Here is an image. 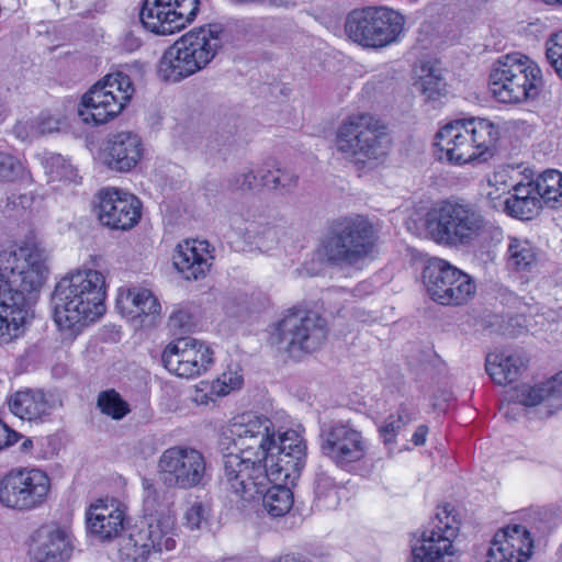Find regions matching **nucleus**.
Masks as SVG:
<instances>
[{"mask_svg": "<svg viewBox=\"0 0 562 562\" xmlns=\"http://www.w3.org/2000/svg\"><path fill=\"white\" fill-rule=\"evenodd\" d=\"M48 276L43 248H0V345L24 334L31 310L25 292H38Z\"/></svg>", "mask_w": 562, "mask_h": 562, "instance_id": "obj_1", "label": "nucleus"}, {"mask_svg": "<svg viewBox=\"0 0 562 562\" xmlns=\"http://www.w3.org/2000/svg\"><path fill=\"white\" fill-rule=\"evenodd\" d=\"M247 25L244 20L214 22L189 31L164 53L159 76L178 82L203 70L222 49L240 40Z\"/></svg>", "mask_w": 562, "mask_h": 562, "instance_id": "obj_2", "label": "nucleus"}, {"mask_svg": "<svg viewBox=\"0 0 562 562\" xmlns=\"http://www.w3.org/2000/svg\"><path fill=\"white\" fill-rule=\"evenodd\" d=\"M105 280L93 269L77 270L55 285L50 303L54 321L61 330L76 335L105 311Z\"/></svg>", "mask_w": 562, "mask_h": 562, "instance_id": "obj_3", "label": "nucleus"}, {"mask_svg": "<svg viewBox=\"0 0 562 562\" xmlns=\"http://www.w3.org/2000/svg\"><path fill=\"white\" fill-rule=\"evenodd\" d=\"M276 429L233 445L223 454L221 483L239 499L254 498L269 484V465L273 461Z\"/></svg>", "mask_w": 562, "mask_h": 562, "instance_id": "obj_4", "label": "nucleus"}, {"mask_svg": "<svg viewBox=\"0 0 562 562\" xmlns=\"http://www.w3.org/2000/svg\"><path fill=\"white\" fill-rule=\"evenodd\" d=\"M499 138V128L483 117L454 120L436 134L438 159L453 165L486 160Z\"/></svg>", "mask_w": 562, "mask_h": 562, "instance_id": "obj_5", "label": "nucleus"}, {"mask_svg": "<svg viewBox=\"0 0 562 562\" xmlns=\"http://www.w3.org/2000/svg\"><path fill=\"white\" fill-rule=\"evenodd\" d=\"M337 150L359 166L376 164L390 149L385 124L370 113H355L342 120L336 132Z\"/></svg>", "mask_w": 562, "mask_h": 562, "instance_id": "obj_6", "label": "nucleus"}, {"mask_svg": "<svg viewBox=\"0 0 562 562\" xmlns=\"http://www.w3.org/2000/svg\"><path fill=\"white\" fill-rule=\"evenodd\" d=\"M543 88L542 71L537 63L519 53L499 57L490 75L492 94L503 103L535 100Z\"/></svg>", "mask_w": 562, "mask_h": 562, "instance_id": "obj_7", "label": "nucleus"}, {"mask_svg": "<svg viewBox=\"0 0 562 562\" xmlns=\"http://www.w3.org/2000/svg\"><path fill=\"white\" fill-rule=\"evenodd\" d=\"M483 231V220L470 205L443 202L426 216V233L436 244L457 246L473 241Z\"/></svg>", "mask_w": 562, "mask_h": 562, "instance_id": "obj_8", "label": "nucleus"}, {"mask_svg": "<svg viewBox=\"0 0 562 562\" xmlns=\"http://www.w3.org/2000/svg\"><path fill=\"white\" fill-rule=\"evenodd\" d=\"M133 92L127 75L121 71L110 74L82 95L78 115L87 124H104L121 113Z\"/></svg>", "mask_w": 562, "mask_h": 562, "instance_id": "obj_9", "label": "nucleus"}, {"mask_svg": "<svg viewBox=\"0 0 562 562\" xmlns=\"http://www.w3.org/2000/svg\"><path fill=\"white\" fill-rule=\"evenodd\" d=\"M403 27V15L391 9L376 7L352 10L345 24L346 33L353 42L371 48L396 42Z\"/></svg>", "mask_w": 562, "mask_h": 562, "instance_id": "obj_10", "label": "nucleus"}, {"mask_svg": "<svg viewBox=\"0 0 562 562\" xmlns=\"http://www.w3.org/2000/svg\"><path fill=\"white\" fill-rule=\"evenodd\" d=\"M327 333L326 319L318 313L294 308L279 321L272 339L278 349L296 356L318 349Z\"/></svg>", "mask_w": 562, "mask_h": 562, "instance_id": "obj_11", "label": "nucleus"}, {"mask_svg": "<svg viewBox=\"0 0 562 562\" xmlns=\"http://www.w3.org/2000/svg\"><path fill=\"white\" fill-rule=\"evenodd\" d=\"M422 279L429 297L445 306L467 304L476 291V285L468 273L437 257L427 260Z\"/></svg>", "mask_w": 562, "mask_h": 562, "instance_id": "obj_12", "label": "nucleus"}, {"mask_svg": "<svg viewBox=\"0 0 562 562\" xmlns=\"http://www.w3.org/2000/svg\"><path fill=\"white\" fill-rule=\"evenodd\" d=\"M319 450L337 468L350 471L368 452V441L350 420H330L319 429Z\"/></svg>", "mask_w": 562, "mask_h": 562, "instance_id": "obj_13", "label": "nucleus"}, {"mask_svg": "<svg viewBox=\"0 0 562 562\" xmlns=\"http://www.w3.org/2000/svg\"><path fill=\"white\" fill-rule=\"evenodd\" d=\"M175 521L171 517L144 519L133 526L120 540L122 560L146 562L154 553L175 548Z\"/></svg>", "mask_w": 562, "mask_h": 562, "instance_id": "obj_14", "label": "nucleus"}, {"mask_svg": "<svg viewBox=\"0 0 562 562\" xmlns=\"http://www.w3.org/2000/svg\"><path fill=\"white\" fill-rule=\"evenodd\" d=\"M430 530L422 532L412 544L413 562H457L453 540L457 538L460 522L454 508L445 504L438 507Z\"/></svg>", "mask_w": 562, "mask_h": 562, "instance_id": "obj_15", "label": "nucleus"}, {"mask_svg": "<svg viewBox=\"0 0 562 562\" xmlns=\"http://www.w3.org/2000/svg\"><path fill=\"white\" fill-rule=\"evenodd\" d=\"M206 469L203 453L187 446L166 449L157 463L159 480L165 487L186 491L204 484Z\"/></svg>", "mask_w": 562, "mask_h": 562, "instance_id": "obj_16", "label": "nucleus"}, {"mask_svg": "<svg viewBox=\"0 0 562 562\" xmlns=\"http://www.w3.org/2000/svg\"><path fill=\"white\" fill-rule=\"evenodd\" d=\"M50 480L38 469H14L0 480V503L15 510L40 507L48 495Z\"/></svg>", "mask_w": 562, "mask_h": 562, "instance_id": "obj_17", "label": "nucleus"}, {"mask_svg": "<svg viewBox=\"0 0 562 562\" xmlns=\"http://www.w3.org/2000/svg\"><path fill=\"white\" fill-rule=\"evenodd\" d=\"M200 0H145L139 12L143 26L157 35H169L191 23Z\"/></svg>", "mask_w": 562, "mask_h": 562, "instance_id": "obj_18", "label": "nucleus"}, {"mask_svg": "<svg viewBox=\"0 0 562 562\" xmlns=\"http://www.w3.org/2000/svg\"><path fill=\"white\" fill-rule=\"evenodd\" d=\"M161 362L170 373L192 379L210 368L213 363V351L199 339L180 337L166 346Z\"/></svg>", "mask_w": 562, "mask_h": 562, "instance_id": "obj_19", "label": "nucleus"}, {"mask_svg": "<svg viewBox=\"0 0 562 562\" xmlns=\"http://www.w3.org/2000/svg\"><path fill=\"white\" fill-rule=\"evenodd\" d=\"M142 217V202L132 193L117 188L99 192L98 218L112 229L133 228Z\"/></svg>", "mask_w": 562, "mask_h": 562, "instance_id": "obj_20", "label": "nucleus"}, {"mask_svg": "<svg viewBox=\"0 0 562 562\" xmlns=\"http://www.w3.org/2000/svg\"><path fill=\"white\" fill-rule=\"evenodd\" d=\"M381 231L375 217L349 214L331 221L324 233L325 246H372Z\"/></svg>", "mask_w": 562, "mask_h": 562, "instance_id": "obj_21", "label": "nucleus"}, {"mask_svg": "<svg viewBox=\"0 0 562 562\" xmlns=\"http://www.w3.org/2000/svg\"><path fill=\"white\" fill-rule=\"evenodd\" d=\"M304 440L295 430L279 434L273 447V461L269 465V480L294 481L305 465Z\"/></svg>", "mask_w": 562, "mask_h": 562, "instance_id": "obj_22", "label": "nucleus"}, {"mask_svg": "<svg viewBox=\"0 0 562 562\" xmlns=\"http://www.w3.org/2000/svg\"><path fill=\"white\" fill-rule=\"evenodd\" d=\"M532 549L530 531L521 525H508L495 533L486 562H527Z\"/></svg>", "mask_w": 562, "mask_h": 562, "instance_id": "obj_23", "label": "nucleus"}, {"mask_svg": "<svg viewBox=\"0 0 562 562\" xmlns=\"http://www.w3.org/2000/svg\"><path fill=\"white\" fill-rule=\"evenodd\" d=\"M143 153V142L137 134L119 132L108 138L101 150V159L111 170L126 172L138 165Z\"/></svg>", "mask_w": 562, "mask_h": 562, "instance_id": "obj_24", "label": "nucleus"}, {"mask_svg": "<svg viewBox=\"0 0 562 562\" xmlns=\"http://www.w3.org/2000/svg\"><path fill=\"white\" fill-rule=\"evenodd\" d=\"M517 191L527 192V218H532L542 202L552 207L562 205V173L555 169L546 170L537 180H528L526 186L518 187Z\"/></svg>", "mask_w": 562, "mask_h": 562, "instance_id": "obj_25", "label": "nucleus"}, {"mask_svg": "<svg viewBox=\"0 0 562 562\" xmlns=\"http://www.w3.org/2000/svg\"><path fill=\"white\" fill-rule=\"evenodd\" d=\"M70 535L57 526L40 528L31 547L32 562H66L72 553Z\"/></svg>", "mask_w": 562, "mask_h": 562, "instance_id": "obj_26", "label": "nucleus"}, {"mask_svg": "<svg viewBox=\"0 0 562 562\" xmlns=\"http://www.w3.org/2000/svg\"><path fill=\"white\" fill-rule=\"evenodd\" d=\"M373 248H316L312 260L304 265L311 276L322 272L324 267H357L360 268L368 258H371Z\"/></svg>", "mask_w": 562, "mask_h": 562, "instance_id": "obj_27", "label": "nucleus"}, {"mask_svg": "<svg viewBox=\"0 0 562 562\" xmlns=\"http://www.w3.org/2000/svg\"><path fill=\"white\" fill-rule=\"evenodd\" d=\"M125 513L114 505H92L87 513V528L100 540H111L124 529Z\"/></svg>", "mask_w": 562, "mask_h": 562, "instance_id": "obj_28", "label": "nucleus"}, {"mask_svg": "<svg viewBox=\"0 0 562 562\" xmlns=\"http://www.w3.org/2000/svg\"><path fill=\"white\" fill-rule=\"evenodd\" d=\"M10 412L22 420L37 422L50 414L52 402L42 390H23L12 394L8 401Z\"/></svg>", "mask_w": 562, "mask_h": 562, "instance_id": "obj_29", "label": "nucleus"}, {"mask_svg": "<svg viewBox=\"0 0 562 562\" xmlns=\"http://www.w3.org/2000/svg\"><path fill=\"white\" fill-rule=\"evenodd\" d=\"M289 481L269 480V484L259 488V493L250 499L244 502H260L263 509L272 517L285 515L293 505V494L285 484Z\"/></svg>", "mask_w": 562, "mask_h": 562, "instance_id": "obj_30", "label": "nucleus"}, {"mask_svg": "<svg viewBox=\"0 0 562 562\" xmlns=\"http://www.w3.org/2000/svg\"><path fill=\"white\" fill-rule=\"evenodd\" d=\"M525 367L526 361L519 353H490L486 357V372L499 385L516 381Z\"/></svg>", "mask_w": 562, "mask_h": 562, "instance_id": "obj_31", "label": "nucleus"}, {"mask_svg": "<svg viewBox=\"0 0 562 562\" xmlns=\"http://www.w3.org/2000/svg\"><path fill=\"white\" fill-rule=\"evenodd\" d=\"M274 424L266 416L243 414L234 418L228 432L232 443L261 436L265 431H273Z\"/></svg>", "mask_w": 562, "mask_h": 562, "instance_id": "obj_32", "label": "nucleus"}, {"mask_svg": "<svg viewBox=\"0 0 562 562\" xmlns=\"http://www.w3.org/2000/svg\"><path fill=\"white\" fill-rule=\"evenodd\" d=\"M172 259L176 269L187 280L204 277L211 266L209 258L199 252V248H178Z\"/></svg>", "mask_w": 562, "mask_h": 562, "instance_id": "obj_33", "label": "nucleus"}, {"mask_svg": "<svg viewBox=\"0 0 562 562\" xmlns=\"http://www.w3.org/2000/svg\"><path fill=\"white\" fill-rule=\"evenodd\" d=\"M142 486L145 519L170 517L166 514L170 505L168 493L147 477L142 479Z\"/></svg>", "mask_w": 562, "mask_h": 562, "instance_id": "obj_34", "label": "nucleus"}, {"mask_svg": "<svg viewBox=\"0 0 562 562\" xmlns=\"http://www.w3.org/2000/svg\"><path fill=\"white\" fill-rule=\"evenodd\" d=\"M520 172L515 167H499L488 178V186L493 190L488 191L487 195L491 199H496L505 192H518V187L526 186V182L518 180Z\"/></svg>", "mask_w": 562, "mask_h": 562, "instance_id": "obj_35", "label": "nucleus"}, {"mask_svg": "<svg viewBox=\"0 0 562 562\" xmlns=\"http://www.w3.org/2000/svg\"><path fill=\"white\" fill-rule=\"evenodd\" d=\"M415 419V409L401 404L396 416L390 415L379 427L380 437L385 445L393 443L400 430Z\"/></svg>", "mask_w": 562, "mask_h": 562, "instance_id": "obj_36", "label": "nucleus"}, {"mask_svg": "<svg viewBox=\"0 0 562 562\" xmlns=\"http://www.w3.org/2000/svg\"><path fill=\"white\" fill-rule=\"evenodd\" d=\"M314 486L315 498L319 507L331 508L337 505L335 480L321 465L315 470Z\"/></svg>", "mask_w": 562, "mask_h": 562, "instance_id": "obj_37", "label": "nucleus"}, {"mask_svg": "<svg viewBox=\"0 0 562 562\" xmlns=\"http://www.w3.org/2000/svg\"><path fill=\"white\" fill-rule=\"evenodd\" d=\"M97 406L102 414L115 420L124 418L131 412L128 403L113 389L98 395Z\"/></svg>", "mask_w": 562, "mask_h": 562, "instance_id": "obj_38", "label": "nucleus"}, {"mask_svg": "<svg viewBox=\"0 0 562 562\" xmlns=\"http://www.w3.org/2000/svg\"><path fill=\"white\" fill-rule=\"evenodd\" d=\"M44 168L50 181L74 182L78 176L71 162L59 154H48L44 159Z\"/></svg>", "mask_w": 562, "mask_h": 562, "instance_id": "obj_39", "label": "nucleus"}, {"mask_svg": "<svg viewBox=\"0 0 562 562\" xmlns=\"http://www.w3.org/2000/svg\"><path fill=\"white\" fill-rule=\"evenodd\" d=\"M261 182L269 189L290 191L296 187L297 176L292 170L280 167L274 170L263 169Z\"/></svg>", "mask_w": 562, "mask_h": 562, "instance_id": "obj_40", "label": "nucleus"}, {"mask_svg": "<svg viewBox=\"0 0 562 562\" xmlns=\"http://www.w3.org/2000/svg\"><path fill=\"white\" fill-rule=\"evenodd\" d=\"M261 173L263 169L255 172L250 168H244L243 170L235 172L227 180V188L231 191H250L259 186H262Z\"/></svg>", "mask_w": 562, "mask_h": 562, "instance_id": "obj_41", "label": "nucleus"}, {"mask_svg": "<svg viewBox=\"0 0 562 562\" xmlns=\"http://www.w3.org/2000/svg\"><path fill=\"white\" fill-rule=\"evenodd\" d=\"M25 175L22 161L4 151H0V182H15Z\"/></svg>", "mask_w": 562, "mask_h": 562, "instance_id": "obj_42", "label": "nucleus"}, {"mask_svg": "<svg viewBox=\"0 0 562 562\" xmlns=\"http://www.w3.org/2000/svg\"><path fill=\"white\" fill-rule=\"evenodd\" d=\"M510 254L507 259V268L512 271H531L537 258L533 248H508Z\"/></svg>", "mask_w": 562, "mask_h": 562, "instance_id": "obj_43", "label": "nucleus"}, {"mask_svg": "<svg viewBox=\"0 0 562 562\" xmlns=\"http://www.w3.org/2000/svg\"><path fill=\"white\" fill-rule=\"evenodd\" d=\"M416 86L428 99H435L441 94L445 82L438 70L429 69L427 74L420 76Z\"/></svg>", "mask_w": 562, "mask_h": 562, "instance_id": "obj_44", "label": "nucleus"}, {"mask_svg": "<svg viewBox=\"0 0 562 562\" xmlns=\"http://www.w3.org/2000/svg\"><path fill=\"white\" fill-rule=\"evenodd\" d=\"M144 289L133 288L120 290L116 299V307L125 315L136 317L138 313L142 291Z\"/></svg>", "mask_w": 562, "mask_h": 562, "instance_id": "obj_45", "label": "nucleus"}, {"mask_svg": "<svg viewBox=\"0 0 562 562\" xmlns=\"http://www.w3.org/2000/svg\"><path fill=\"white\" fill-rule=\"evenodd\" d=\"M546 56L555 72L562 78V31L552 34L546 43Z\"/></svg>", "mask_w": 562, "mask_h": 562, "instance_id": "obj_46", "label": "nucleus"}, {"mask_svg": "<svg viewBox=\"0 0 562 562\" xmlns=\"http://www.w3.org/2000/svg\"><path fill=\"white\" fill-rule=\"evenodd\" d=\"M516 397L518 403L524 406H536L543 402L547 403V391L544 383L535 386L522 385L519 390H517Z\"/></svg>", "mask_w": 562, "mask_h": 562, "instance_id": "obj_47", "label": "nucleus"}, {"mask_svg": "<svg viewBox=\"0 0 562 562\" xmlns=\"http://www.w3.org/2000/svg\"><path fill=\"white\" fill-rule=\"evenodd\" d=\"M547 406L557 411L562 408V371L544 382Z\"/></svg>", "mask_w": 562, "mask_h": 562, "instance_id": "obj_48", "label": "nucleus"}, {"mask_svg": "<svg viewBox=\"0 0 562 562\" xmlns=\"http://www.w3.org/2000/svg\"><path fill=\"white\" fill-rule=\"evenodd\" d=\"M506 212L516 218H527V192H514L512 196L505 201Z\"/></svg>", "mask_w": 562, "mask_h": 562, "instance_id": "obj_49", "label": "nucleus"}, {"mask_svg": "<svg viewBox=\"0 0 562 562\" xmlns=\"http://www.w3.org/2000/svg\"><path fill=\"white\" fill-rule=\"evenodd\" d=\"M195 326L193 315L187 310H178L169 317V327L180 331H190Z\"/></svg>", "mask_w": 562, "mask_h": 562, "instance_id": "obj_50", "label": "nucleus"}, {"mask_svg": "<svg viewBox=\"0 0 562 562\" xmlns=\"http://www.w3.org/2000/svg\"><path fill=\"white\" fill-rule=\"evenodd\" d=\"M138 313L136 316H150L158 315L160 313V303L157 297L147 289L142 291Z\"/></svg>", "mask_w": 562, "mask_h": 562, "instance_id": "obj_51", "label": "nucleus"}, {"mask_svg": "<svg viewBox=\"0 0 562 562\" xmlns=\"http://www.w3.org/2000/svg\"><path fill=\"white\" fill-rule=\"evenodd\" d=\"M206 508L200 502L193 503L184 514V524L191 530L199 529L205 520Z\"/></svg>", "mask_w": 562, "mask_h": 562, "instance_id": "obj_52", "label": "nucleus"}, {"mask_svg": "<svg viewBox=\"0 0 562 562\" xmlns=\"http://www.w3.org/2000/svg\"><path fill=\"white\" fill-rule=\"evenodd\" d=\"M241 378L236 375L232 376V374L224 373L222 378L217 379L212 384V392L217 395H226L231 391L239 389L241 385Z\"/></svg>", "mask_w": 562, "mask_h": 562, "instance_id": "obj_53", "label": "nucleus"}, {"mask_svg": "<svg viewBox=\"0 0 562 562\" xmlns=\"http://www.w3.org/2000/svg\"><path fill=\"white\" fill-rule=\"evenodd\" d=\"M120 45L122 49L131 53L142 46V40L133 30H126L121 36Z\"/></svg>", "mask_w": 562, "mask_h": 562, "instance_id": "obj_54", "label": "nucleus"}, {"mask_svg": "<svg viewBox=\"0 0 562 562\" xmlns=\"http://www.w3.org/2000/svg\"><path fill=\"white\" fill-rule=\"evenodd\" d=\"M22 436L0 420V450L14 445Z\"/></svg>", "mask_w": 562, "mask_h": 562, "instance_id": "obj_55", "label": "nucleus"}, {"mask_svg": "<svg viewBox=\"0 0 562 562\" xmlns=\"http://www.w3.org/2000/svg\"><path fill=\"white\" fill-rule=\"evenodd\" d=\"M233 3L237 4H269L273 7H288L291 1L290 0H229Z\"/></svg>", "mask_w": 562, "mask_h": 562, "instance_id": "obj_56", "label": "nucleus"}, {"mask_svg": "<svg viewBox=\"0 0 562 562\" xmlns=\"http://www.w3.org/2000/svg\"><path fill=\"white\" fill-rule=\"evenodd\" d=\"M428 434V427L426 425H419L413 434L412 441L415 446H423L426 442Z\"/></svg>", "mask_w": 562, "mask_h": 562, "instance_id": "obj_57", "label": "nucleus"}, {"mask_svg": "<svg viewBox=\"0 0 562 562\" xmlns=\"http://www.w3.org/2000/svg\"><path fill=\"white\" fill-rule=\"evenodd\" d=\"M42 240L38 237L37 232L34 228H27L24 235V240L22 241V246H37Z\"/></svg>", "mask_w": 562, "mask_h": 562, "instance_id": "obj_58", "label": "nucleus"}, {"mask_svg": "<svg viewBox=\"0 0 562 562\" xmlns=\"http://www.w3.org/2000/svg\"><path fill=\"white\" fill-rule=\"evenodd\" d=\"M271 562H312V561L310 559L305 558L304 555L289 553V554L281 555Z\"/></svg>", "mask_w": 562, "mask_h": 562, "instance_id": "obj_59", "label": "nucleus"}, {"mask_svg": "<svg viewBox=\"0 0 562 562\" xmlns=\"http://www.w3.org/2000/svg\"><path fill=\"white\" fill-rule=\"evenodd\" d=\"M32 448H33V441L30 438H27L22 442L20 450H21V452L27 453V452H30V450Z\"/></svg>", "mask_w": 562, "mask_h": 562, "instance_id": "obj_60", "label": "nucleus"}, {"mask_svg": "<svg viewBox=\"0 0 562 562\" xmlns=\"http://www.w3.org/2000/svg\"><path fill=\"white\" fill-rule=\"evenodd\" d=\"M193 243H199L200 246H210L209 241L205 239H192Z\"/></svg>", "mask_w": 562, "mask_h": 562, "instance_id": "obj_61", "label": "nucleus"}, {"mask_svg": "<svg viewBox=\"0 0 562 562\" xmlns=\"http://www.w3.org/2000/svg\"><path fill=\"white\" fill-rule=\"evenodd\" d=\"M547 4H562V0H542Z\"/></svg>", "mask_w": 562, "mask_h": 562, "instance_id": "obj_62", "label": "nucleus"}, {"mask_svg": "<svg viewBox=\"0 0 562 562\" xmlns=\"http://www.w3.org/2000/svg\"><path fill=\"white\" fill-rule=\"evenodd\" d=\"M190 241L191 240L189 238L184 239V246H190Z\"/></svg>", "mask_w": 562, "mask_h": 562, "instance_id": "obj_63", "label": "nucleus"}, {"mask_svg": "<svg viewBox=\"0 0 562 562\" xmlns=\"http://www.w3.org/2000/svg\"><path fill=\"white\" fill-rule=\"evenodd\" d=\"M201 250H203L204 252L209 254V248L207 247H204V248H201Z\"/></svg>", "mask_w": 562, "mask_h": 562, "instance_id": "obj_64", "label": "nucleus"}]
</instances>
